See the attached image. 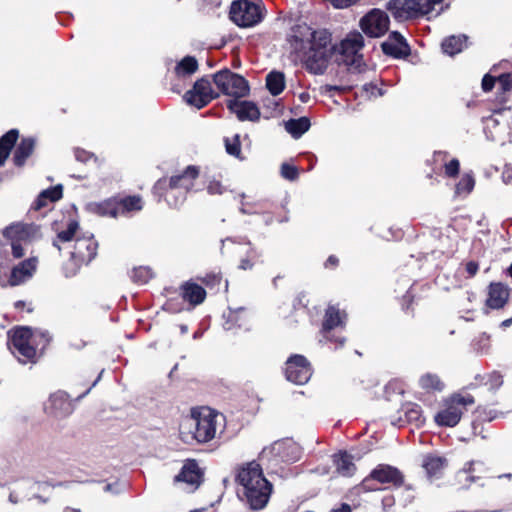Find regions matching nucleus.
<instances>
[{
  "mask_svg": "<svg viewBox=\"0 0 512 512\" xmlns=\"http://www.w3.org/2000/svg\"><path fill=\"white\" fill-rule=\"evenodd\" d=\"M180 295L183 301L187 302L191 308H194L204 302L206 291L201 285L190 280L180 286Z\"/></svg>",
  "mask_w": 512,
  "mask_h": 512,
  "instance_id": "nucleus-22",
  "label": "nucleus"
},
{
  "mask_svg": "<svg viewBox=\"0 0 512 512\" xmlns=\"http://www.w3.org/2000/svg\"><path fill=\"white\" fill-rule=\"evenodd\" d=\"M74 154L76 160L80 162H87L92 157L89 152L82 149H75Z\"/></svg>",
  "mask_w": 512,
  "mask_h": 512,
  "instance_id": "nucleus-52",
  "label": "nucleus"
},
{
  "mask_svg": "<svg viewBox=\"0 0 512 512\" xmlns=\"http://www.w3.org/2000/svg\"><path fill=\"white\" fill-rule=\"evenodd\" d=\"M389 23L384 11L373 9L360 20V27L369 37H381L388 31Z\"/></svg>",
  "mask_w": 512,
  "mask_h": 512,
  "instance_id": "nucleus-15",
  "label": "nucleus"
},
{
  "mask_svg": "<svg viewBox=\"0 0 512 512\" xmlns=\"http://www.w3.org/2000/svg\"><path fill=\"white\" fill-rule=\"evenodd\" d=\"M370 479L376 480L382 484H392L396 487H400L404 483V475L400 470H398L396 467L384 464H381L375 468L371 472L369 478H366L363 483L366 485Z\"/></svg>",
  "mask_w": 512,
  "mask_h": 512,
  "instance_id": "nucleus-16",
  "label": "nucleus"
},
{
  "mask_svg": "<svg viewBox=\"0 0 512 512\" xmlns=\"http://www.w3.org/2000/svg\"><path fill=\"white\" fill-rule=\"evenodd\" d=\"M236 479L243 487V494L252 509L259 510L267 505L272 485L264 477L259 463L251 461L241 466Z\"/></svg>",
  "mask_w": 512,
  "mask_h": 512,
  "instance_id": "nucleus-3",
  "label": "nucleus"
},
{
  "mask_svg": "<svg viewBox=\"0 0 512 512\" xmlns=\"http://www.w3.org/2000/svg\"><path fill=\"white\" fill-rule=\"evenodd\" d=\"M479 268V264L476 261H469L466 263L465 270L468 273L469 277L474 276Z\"/></svg>",
  "mask_w": 512,
  "mask_h": 512,
  "instance_id": "nucleus-53",
  "label": "nucleus"
},
{
  "mask_svg": "<svg viewBox=\"0 0 512 512\" xmlns=\"http://www.w3.org/2000/svg\"><path fill=\"white\" fill-rule=\"evenodd\" d=\"M78 245H79V247H82L83 245L86 246V248L88 250L87 256H94L96 254L97 243L94 240H92V239L82 240V241L78 242Z\"/></svg>",
  "mask_w": 512,
  "mask_h": 512,
  "instance_id": "nucleus-48",
  "label": "nucleus"
},
{
  "mask_svg": "<svg viewBox=\"0 0 512 512\" xmlns=\"http://www.w3.org/2000/svg\"><path fill=\"white\" fill-rule=\"evenodd\" d=\"M364 89H365L367 92H369V91L371 90V92H370V94H371V95H379V96H381V95H382L381 90H380V89H378V88H377V86H375V85H373V84L365 85V86H364Z\"/></svg>",
  "mask_w": 512,
  "mask_h": 512,
  "instance_id": "nucleus-55",
  "label": "nucleus"
},
{
  "mask_svg": "<svg viewBox=\"0 0 512 512\" xmlns=\"http://www.w3.org/2000/svg\"><path fill=\"white\" fill-rule=\"evenodd\" d=\"M474 403V398L470 395L462 396L454 394L446 401V407L436 414L435 421L438 425L454 427L462 417L467 405Z\"/></svg>",
  "mask_w": 512,
  "mask_h": 512,
  "instance_id": "nucleus-11",
  "label": "nucleus"
},
{
  "mask_svg": "<svg viewBox=\"0 0 512 512\" xmlns=\"http://www.w3.org/2000/svg\"><path fill=\"white\" fill-rule=\"evenodd\" d=\"M198 176L197 166H187L179 174L159 179L153 187V192L160 198L164 196L171 207L177 208L184 203L187 193L192 190Z\"/></svg>",
  "mask_w": 512,
  "mask_h": 512,
  "instance_id": "nucleus-4",
  "label": "nucleus"
},
{
  "mask_svg": "<svg viewBox=\"0 0 512 512\" xmlns=\"http://www.w3.org/2000/svg\"><path fill=\"white\" fill-rule=\"evenodd\" d=\"M284 374L286 379L296 385H303L312 376L310 362L300 354L291 355L285 362Z\"/></svg>",
  "mask_w": 512,
  "mask_h": 512,
  "instance_id": "nucleus-13",
  "label": "nucleus"
},
{
  "mask_svg": "<svg viewBox=\"0 0 512 512\" xmlns=\"http://www.w3.org/2000/svg\"><path fill=\"white\" fill-rule=\"evenodd\" d=\"M45 411L53 417L63 418L72 413L73 405L65 393L57 392L50 396L45 404Z\"/></svg>",
  "mask_w": 512,
  "mask_h": 512,
  "instance_id": "nucleus-17",
  "label": "nucleus"
},
{
  "mask_svg": "<svg viewBox=\"0 0 512 512\" xmlns=\"http://www.w3.org/2000/svg\"><path fill=\"white\" fill-rule=\"evenodd\" d=\"M47 332L32 331L28 327H20L13 331L9 349L21 363L33 362L38 349H44L49 343Z\"/></svg>",
  "mask_w": 512,
  "mask_h": 512,
  "instance_id": "nucleus-5",
  "label": "nucleus"
},
{
  "mask_svg": "<svg viewBox=\"0 0 512 512\" xmlns=\"http://www.w3.org/2000/svg\"><path fill=\"white\" fill-rule=\"evenodd\" d=\"M408 421H419L421 418V411L418 406L410 408L406 411Z\"/></svg>",
  "mask_w": 512,
  "mask_h": 512,
  "instance_id": "nucleus-51",
  "label": "nucleus"
},
{
  "mask_svg": "<svg viewBox=\"0 0 512 512\" xmlns=\"http://www.w3.org/2000/svg\"><path fill=\"white\" fill-rule=\"evenodd\" d=\"M325 320L322 323V332L325 334L324 337L332 340L330 337V331L334 328L344 327L347 314L344 310H340L338 307L329 305L325 311Z\"/></svg>",
  "mask_w": 512,
  "mask_h": 512,
  "instance_id": "nucleus-20",
  "label": "nucleus"
},
{
  "mask_svg": "<svg viewBox=\"0 0 512 512\" xmlns=\"http://www.w3.org/2000/svg\"><path fill=\"white\" fill-rule=\"evenodd\" d=\"M230 18L240 27H251L262 20V8L260 4L248 0L234 1L230 8Z\"/></svg>",
  "mask_w": 512,
  "mask_h": 512,
  "instance_id": "nucleus-12",
  "label": "nucleus"
},
{
  "mask_svg": "<svg viewBox=\"0 0 512 512\" xmlns=\"http://www.w3.org/2000/svg\"><path fill=\"white\" fill-rule=\"evenodd\" d=\"M336 262H337L336 258H329L325 265L328 266V264H330L331 266H333L336 264Z\"/></svg>",
  "mask_w": 512,
  "mask_h": 512,
  "instance_id": "nucleus-62",
  "label": "nucleus"
},
{
  "mask_svg": "<svg viewBox=\"0 0 512 512\" xmlns=\"http://www.w3.org/2000/svg\"><path fill=\"white\" fill-rule=\"evenodd\" d=\"M382 50L386 55H391L396 58L407 56L409 54V46L406 41H386L382 44Z\"/></svg>",
  "mask_w": 512,
  "mask_h": 512,
  "instance_id": "nucleus-34",
  "label": "nucleus"
},
{
  "mask_svg": "<svg viewBox=\"0 0 512 512\" xmlns=\"http://www.w3.org/2000/svg\"><path fill=\"white\" fill-rule=\"evenodd\" d=\"M343 90V88L339 87V86H325V88L323 89L322 88V94L325 93V94H328L330 97H332L334 95V93H340L341 91Z\"/></svg>",
  "mask_w": 512,
  "mask_h": 512,
  "instance_id": "nucleus-54",
  "label": "nucleus"
},
{
  "mask_svg": "<svg viewBox=\"0 0 512 512\" xmlns=\"http://www.w3.org/2000/svg\"><path fill=\"white\" fill-rule=\"evenodd\" d=\"M240 211L243 213V214H252L253 211L250 210L249 208L246 207V204L245 203H242L241 205V208H240Z\"/></svg>",
  "mask_w": 512,
  "mask_h": 512,
  "instance_id": "nucleus-60",
  "label": "nucleus"
},
{
  "mask_svg": "<svg viewBox=\"0 0 512 512\" xmlns=\"http://www.w3.org/2000/svg\"><path fill=\"white\" fill-rule=\"evenodd\" d=\"M443 0H390L387 9L397 19H412L430 13Z\"/></svg>",
  "mask_w": 512,
  "mask_h": 512,
  "instance_id": "nucleus-9",
  "label": "nucleus"
},
{
  "mask_svg": "<svg viewBox=\"0 0 512 512\" xmlns=\"http://www.w3.org/2000/svg\"><path fill=\"white\" fill-rule=\"evenodd\" d=\"M359 0H329L334 8L344 9L354 5Z\"/></svg>",
  "mask_w": 512,
  "mask_h": 512,
  "instance_id": "nucleus-49",
  "label": "nucleus"
},
{
  "mask_svg": "<svg viewBox=\"0 0 512 512\" xmlns=\"http://www.w3.org/2000/svg\"><path fill=\"white\" fill-rule=\"evenodd\" d=\"M511 323H512V318H510V319H506V320H504V321L501 323V326H502V327H508V326H510V325H511Z\"/></svg>",
  "mask_w": 512,
  "mask_h": 512,
  "instance_id": "nucleus-61",
  "label": "nucleus"
},
{
  "mask_svg": "<svg viewBox=\"0 0 512 512\" xmlns=\"http://www.w3.org/2000/svg\"><path fill=\"white\" fill-rule=\"evenodd\" d=\"M420 385L427 391H441L443 383L435 374L427 373L420 378Z\"/></svg>",
  "mask_w": 512,
  "mask_h": 512,
  "instance_id": "nucleus-37",
  "label": "nucleus"
},
{
  "mask_svg": "<svg viewBox=\"0 0 512 512\" xmlns=\"http://www.w3.org/2000/svg\"><path fill=\"white\" fill-rule=\"evenodd\" d=\"M285 130L294 138L302 136L310 127V121L306 117L290 119L284 123Z\"/></svg>",
  "mask_w": 512,
  "mask_h": 512,
  "instance_id": "nucleus-29",
  "label": "nucleus"
},
{
  "mask_svg": "<svg viewBox=\"0 0 512 512\" xmlns=\"http://www.w3.org/2000/svg\"><path fill=\"white\" fill-rule=\"evenodd\" d=\"M217 97L218 93L213 90L211 82L206 77L197 80L193 88L187 91L184 96L185 101L197 109L205 107Z\"/></svg>",
  "mask_w": 512,
  "mask_h": 512,
  "instance_id": "nucleus-14",
  "label": "nucleus"
},
{
  "mask_svg": "<svg viewBox=\"0 0 512 512\" xmlns=\"http://www.w3.org/2000/svg\"><path fill=\"white\" fill-rule=\"evenodd\" d=\"M223 423L222 414L207 407L193 408L180 423V439L186 444L207 443L215 438Z\"/></svg>",
  "mask_w": 512,
  "mask_h": 512,
  "instance_id": "nucleus-2",
  "label": "nucleus"
},
{
  "mask_svg": "<svg viewBox=\"0 0 512 512\" xmlns=\"http://www.w3.org/2000/svg\"><path fill=\"white\" fill-rule=\"evenodd\" d=\"M300 455V446L292 439L287 438L265 447L259 455V460L276 467L280 463L295 462L300 458Z\"/></svg>",
  "mask_w": 512,
  "mask_h": 512,
  "instance_id": "nucleus-7",
  "label": "nucleus"
},
{
  "mask_svg": "<svg viewBox=\"0 0 512 512\" xmlns=\"http://www.w3.org/2000/svg\"><path fill=\"white\" fill-rule=\"evenodd\" d=\"M64 512H81V510L80 509H74V508L66 507L64 509Z\"/></svg>",
  "mask_w": 512,
  "mask_h": 512,
  "instance_id": "nucleus-64",
  "label": "nucleus"
},
{
  "mask_svg": "<svg viewBox=\"0 0 512 512\" xmlns=\"http://www.w3.org/2000/svg\"><path fill=\"white\" fill-rule=\"evenodd\" d=\"M475 180L471 174H464L455 187V194L458 196L468 195L474 188Z\"/></svg>",
  "mask_w": 512,
  "mask_h": 512,
  "instance_id": "nucleus-38",
  "label": "nucleus"
},
{
  "mask_svg": "<svg viewBox=\"0 0 512 512\" xmlns=\"http://www.w3.org/2000/svg\"><path fill=\"white\" fill-rule=\"evenodd\" d=\"M460 169V163L457 159H452L444 164L445 175L450 178H454L458 175Z\"/></svg>",
  "mask_w": 512,
  "mask_h": 512,
  "instance_id": "nucleus-43",
  "label": "nucleus"
},
{
  "mask_svg": "<svg viewBox=\"0 0 512 512\" xmlns=\"http://www.w3.org/2000/svg\"><path fill=\"white\" fill-rule=\"evenodd\" d=\"M495 81H496L495 77H493L489 74H486L482 79V89L485 92L491 91L492 88L494 87Z\"/></svg>",
  "mask_w": 512,
  "mask_h": 512,
  "instance_id": "nucleus-50",
  "label": "nucleus"
},
{
  "mask_svg": "<svg viewBox=\"0 0 512 512\" xmlns=\"http://www.w3.org/2000/svg\"><path fill=\"white\" fill-rule=\"evenodd\" d=\"M37 258H27L14 266L11 270L8 284L12 287L19 286L32 278L36 271Z\"/></svg>",
  "mask_w": 512,
  "mask_h": 512,
  "instance_id": "nucleus-18",
  "label": "nucleus"
},
{
  "mask_svg": "<svg viewBox=\"0 0 512 512\" xmlns=\"http://www.w3.org/2000/svg\"><path fill=\"white\" fill-rule=\"evenodd\" d=\"M388 41L398 42V41H405V39L399 32H392L389 36Z\"/></svg>",
  "mask_w": 512,
  "mask_h": 512,
  "instance_id": "nucleus-56",
  "label": "nucleus"
},
{
  "mask_svg": "<svg viewBox=\"0 0 512 512\" xmlns=\"http://www.w3.org/2000/svg\"><path fill=\"white\" fill-rule=\"evenodd\" d=\"M213 81L223 94L234 98L245 97L250 91L249 84L244 77L227 69L215 73Z\"/></svg>",
  "mask_w": 512,
  "mask_h": 512,
  "instance_id": "nucleus-10",
  "label": "nucleus"
},
{
  "mask_svg": "<svg viewBox=\"0 0 512 512\" xmlns=\"http://www.w3.org/2000/svg\"><path fill=\"white\" fill-rule=\"evenodd\" d=\"M473 462L468 463V467L458 472L456 479L461 488H469L470 484L475 481L474 476L468 475L472 471Z\"/></svg>",
  "mask_w": 512,
  "mask_h": 512,
  "instance_id": "nucleus-40",
  "label": "nucleus"
},
{
  "mask_svg": "<svg viewBox=\"0 0 512 512\" xmlns=\"http://www.w3.org/2000/svg\"><path fill=\"white\" fill-rule=\"evenodd\" d=\"M252 266H253V264L251 263L250 259H248V258L243 259L240 264V268L243 270L250 269Z\"/></svg>",
  "mask_w": 512,
  "mask_h": 512,
  "instance_id": "nucleus-57",
  "label": "nucleus"
},
{
  "mask_svg": "<svg viewBox=\"0 0 512 512\" xmlns=\"http://www.w3.org/2000/svg\"><path fill=\"white\" fill-rule=\"evenodd\" d=\"M510 290L501 282L491 283L488 287L486 305L491 309L503 308L509 300Z\"/></svg>",
  "mask_w": 512,
  "mask_h": 512,
  "instance_id": "nucleus-21",
  "label": "nucleus"
},
{
  "mask_svg": "<svg viewBox=\"0 0 512 512\" xmlns=\"http://www.w3.org/2000/svg\"><path fill=\"white\" fill-rule=\"evenodd\" d=\"M202 473L195 461H188L181 469V472L175 476V482H184L194 488L201 482Z\"/></svg>",
  "mask_w": 512,
  "mask_h": 512,
  "instance_id": "nucleus-23",
  "label": "nucleus"
},
{
  "mask_svg": "<svg viewBox=\"0 0 512 512\" xmlns=\"http://www.w3.org/2000/svg\"><path fill=\"white\" fill-rule=\"evenodd\" d=\"M36 146V140L33 137L22 138L16 146L13 154V162L16 166L22 167L26 160L32 155Z\"/></svg>",
  "mask_w": 512,
  "mask_h": 512,
  "instance_id": "nucleus-24",
  "label": "nucleus"
},
{
  "mask_svg": "<svg viewBox=\"0 0 512 512\" xmlns=\"http://www.w3.org/2000/svg\"><path fill=\"white\" fill-rule=\"evenodd\" d=\"M197 69V60L192 56H186L176 65L174 72L178 78H185L194 74Z\"/></svg>",
  "mask_w": 512,
  "mask_h": 512,
  "instance_id": "nucleus-30",
  "label": "nucleus"
},
{
  "mask_svg": "<svg viewBox=\"0 0 512 512\" xmlns=\"http://www.w3.org/2000/svg\"><path fill=\"white\" fill-rule=\"evenodd\" d=\"M447 464L444 457L427 456L423 461V468L429 477L438 476Z\"/></svg>",
  "mask_w": 512,
  "mask_h": 512,
  "instance_id": "nucleus-31",
  "label": "nucleus"
},
{
  "mask_svg": "<svg viewBox=\"0 0 512 512\" xmlns=\"http://www.w3.org/2000/svg\"><path fill=\"white\" fill-rule=\"evenodd\" d=\"M119 207V216L133 211H140L143 208V202L139 196H128L117 200Z\"/></svg>",
  "mask_w": 512,
  "mask_h": 512,
  "instance_id": "nucleus-33",
  "label": "nucleus"
},
{
  "mask_svg": "<svg viewBox=\"0 0 512 512\" xmlns=\"http://www.w3.org/2000/svg\"><path fill=\"white\" fill-rule=\"evenodd\" d=\"M364 47V38L358 31L350 32L339 45L338 60L348 66L349 70L362 73L366 70L363 55L360 53Z\"/></svg>",
  "mask_w": 512,
  "mask_h": 512,
  "instance_id": "nucleus-6",
  "label": "nucleus"
},
{
  "mask_svg": "<svg viewBox=\"0 0 512 512\" xmlns=\"http://www.w3.org/2000/svg\"><path fill=\"white\" fill-rule=\"evenodd\" d=\"M224 190L225 188L222 186V184L216 180L210 181L207 186V191L211 195L222 194Z\"/></svg>",
  "mask_w": 512,
  "mask_h": 512,
  "instance_id": "nucleus-47",
  "label": "nucleus"
},
{
  "mask_svg": "<svg viewBox=\"0 0 512 512\" xmlns=\"http://www.w3.org/2000/svg\"><path fill=\"white\" fill-rule=\"evenodd\" d=\"M497 80L499 82V85L501 86V89L504 92L510 91L512 89V74H510V73L501 74Z\"/></svg>",
  "mask_w": 512,
  "mask_h": 512,
  "instance_id": "nucleus-46",
  "label": "nucleus"
},
{
  "mask_svg": "<svg viewBox=\"0 0 512 512\" xmlns=\"http://www.w3.org/2000/svg\"><path fill=\"white\" fill-rule=\"evenodd\" d=\"M80 266V258H65L64 262L62 263V268L66 277H72L76 275Z\"/></svg>",
  "mask_w": 512,
  "mask_h": 512,
  "instance_id": "nucleus-42",
  "label": "nucleus"
},
{
  "mask_svg": "<svg viewBox=\"0 0 512 512\" xmlns=\"http://www.w3.org/2000/svg\"><path fill=\"white\" fill-rule=\"evenodd\" d=\"M289 49L311 73H320V22L318 15L302 17L288 36Z\"/></svg>",
  "mask_w": 512,
  "mask_h": 512,
  "instance_id": "nucleus-1",
  "label": "nucleus"
},
{
  "mask_svg": "<svg viewBox=\"0 0 512 512\" xmlns=\"http://www.w3.org/2000/svg\"><path fill=\"white\" fill-rule=\"evenodd\" d=\"M226 152L236 158L241 159V143L239 134L224 139Z\"/></svg>",
  "mask_w": 512,
  "mask_h": 512,
  "instance_id": "nucleus-39",
  "label": "nucleus"
},
{
  "mask_svg": "<svg viewBox=\"0 0 512 512\" xmlns=\"http://www.w3.org/2000/svg\"><path fill=\"white\" fill-rule=\"evenodd\" d=\"M286 86L285 75L280 71H271L266 76V87L273 96H277Z\"/></svg>",
  "mask_w": 512,
  "mask_h": 512,
  "instance_id": "nucleus-27",
  "label": "nucleus"
},
{
  "mask_svg": "<svg viewBox=\"0 0 512 512\" xmlns=\"http://www.w3.org/2000/svg\"><path fill=\"white\" fill-rule=\"evenodd\" d=\"M247 318V313L243 308L239 309L238 311L231 312L229 314V319L231 321H235L237 323V326L239 328H247L246 322L242 321Z\"/></svg>",
  "mask_w": 512,
  "mask_h": 512,
  "instance_id": "nucleus-44",
  "label": "nucleus"
},
{
  "mask_svg": "<svg viewBox=\"0 0 512 512\" xmlns=\"http://www.w3.org/2000/svg\"><path fill=\"white\" fill-rule=\"evenodd\" d=\"M11 240L13 256H23L28 252L30 243L41 237L40 228L34 224L15 223L4 230Z\"/></svg>",
  "mask_w": 512,
  "mask_h": 512,
  "instance_id": "nucleus-8",
  "label": "nucleus"
},
{
  "mask_svg": "<svg viewBox=\"0 0 512 512\" xmlns=\"http://www.w3.org/2000/svg\"><path fill=\"white\" fill-rule=\"evenodd\" d=\"M89 211L99 215L116 218L119 216V207L117 199H107L101 202H91L88 204Z\"/></svg>",
  "mask_w": 512,
  "mask_h": 512,
  "instance_id": "nucleus-25",
  "label": "nucleus"
},
{
  "mask_svg": "<svg viewBox=\"0 0 512 512\" xmlns=\"http://www.w3.org/2000/svg\"><path fill=\"white\" fill-rule=\"evenodd\" d=\"M332 458L339 473L343 475H351L355 471V465L351 460V456L347 453L335 454Z\"/></svg>",
  "mask_w": 512,
  "mask_h": 512,
  "instance_id": "nucleus-35",
  "label": "nucleus"
},
{
  "mask_svg": "<svg viewBox=\"0 0 512 512\" xmlns=\"http://www.w3.org/2000/svg\"><path fill=\"white\" fill-rule=\"evenodd\" d=\"M18 136V130L11 129L0 138V166L4 165L10 155L11 149L18 139Z\"/></svg>",
  "mask_w": 512,
  "mask_h": 512,
  "instance_id": "nucleus-26",
  "label": "nucleus"
},
{
  "mask_svg": "<svg viewBox=\"0 0 512 512\" xmlns=\"http://www.w3.org/2000/svg\"><path fill=\"white\" fill-rule=\"evenodd\" d=\"M447 157L446 152H437L435 153V160L436 161H444Z\"/></svg>",
  "mask_w": 512,
  "mask_h": 512,
  "instance_id": "nucleus-59",
  "label": "nucleus"
},
{
  "mask_svg": "<svg viewBox=\"0 0 512 512\" xmlns=\"http://www.w3.org/2000/svg\"><path fill=\"white\" fill-rule=\"evenodd\" d=\"M467 40L466 36H450L443 40L441 46L442 50L445 54L453 56L462 51L465 42Z\"/></svg>",
  "mask_w": 512,
  "mask_h": 512,
  "instance_id": "nucleus-32",
  "label": "nucleus"
},
{
  "mask_svg": "<svg viewBox=\"0 0 512 512\" xmlns=\"http://www.w3.org/2000/svg\"><path fill=\"white\" fill-rule=\"evenodd\" d=\"M154 273L152 269L148 266H139L135 267L131 271V279L133 282L137 284H146L150 279H152Z\"/></svg>",
  "mask_w": 512,
  "mask_h": 512,
  "instance_id": "nucleus-36",
  "label": "nucleus"
},
{
  "mask_svg": "<svg viewBox=\"0 0 512 512\" xmlns=\"http://www.w3.org/2000/svg\"><path fill=\"white\" fill-rule=\"evenodd\" d=\"M227 107L240 121H256L260 117L259 108L251 101L228 100Z\"/></svg>",
  "mask_w": 512,
  "mask_h": 512,
  "instance_id": "nucleus-19",
  "label": "nucleus"
},
{
  "mask_svg": "<svg viewBox=\"0 0 512 512\" xmlns=\"http://www.w3.org/2000/svg\"><path fill=\"white\" fill-rule=\"evenodd\" d=\"M281 175L287 180H295L298 176V170L295 166L284 163L281 166Z\"/></svg>",
  "mask_w": 512,
  "mask_h": 512,
  "instance_id": "nucleus-45",
  "label": "nucleus"
},
{
  "mask_svg": "<svg viewBox=\"0 0 512 512\" xmlns=\"http://www.w3.org/2000/svg\"><path fill=\"white\" fill-rule=\"evenodd\" d=\"M78 229V223L75 221H70L68 223V226L65 230L61 231L57 235V241L54 243V245H57L58 242H69L71 241Z\"/></svg>",
  "mask_w": 512,
  "mask_h": 512,
  "instance_id": "nucleus-41",
  "label": "nucleus"
},
{
  "mask_svg": "<svg viewBox=\"0 0 512 512\" xmlns=\"http://www.w3.org/2000/svg\"><path fill=\"white\" fill-rule=\"evenodd\" d=\"M62 197V186L57 185L53 188L46 189L40 193L34 203V209L39 210L45 207L48 202H55Z\"/></svg>",
  "mask_w": 512,
  "mask_h": 512,
  "instance_id": "nucleus-28",
  "label": "nucleus"
},
{
  "mask_svg": "<svg viewBox=\"0 0 512 512\" xmlns=\"http://www.w3.org/2000/svg\"><path fill=\"white\" fill-rule=\"evenodd\" d=\"M331 512H352L350 505L343 503L340 508L333 509Z\"/></svg>",
  "mask_w": 512,
  "mask_h": 512,
  "instance_id": "nucleus-58",
  "label": "nucleus"
},
{
  "mask_svg": "<svg viewBox=\"0 0 512 512\" xmlns=\"http://www.w3.org/2000/svg\"><path fill=\"white\" fill-rule=\"evenodd\" d=\"M24 306H25V303H24L23 301H17V302L15 303V307H16L17 309H21V308H23Z\"/></svg>",
  "mask_w": 512,
  "mask_h": 512,
  "instance_id": "nucleus-63",
  "label": "nucleus"
}]
</instances>
